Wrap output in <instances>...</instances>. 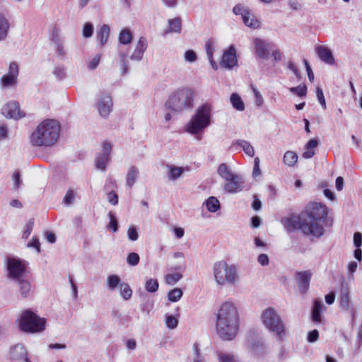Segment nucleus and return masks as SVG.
Listing matches in <instances>:
<instances>
[{
  "instance_id": "f257e3e1",
  "label": "nucleus",
  "mask_w": 362,
  "mask_h": 362,
  "mask_svg": "<svg viewBox=\"0 0 362 362\" xmlns=\"http://www.w3.org/2000/svg\"><path fill=\"white\" fill-rule=\"evenodd\" d=\"M328 214L329 208L325 204L312 202L307 204L305 209L298 215L291 214L281 222L289 233L300 230L305 235L320 238L325 233L324 225L331 227L333 224V219Z\"/></svg>"
},
{
  "instance_id": "f03ea898",
  "label": "nucleus",
  "mask_w": 362,
  "mask_h": 362,
  "mask_svg": "<svg viewBox=\"0 0 362 362\" xmlns=\"http://www.w3.org/2000/svg\"><path fill=\"white\" fill-rule=\"evenodd\" d=\"M240 327V317L237 308L232 302L223 303L218 310L216 329L218 337L224 341L235 339Z\"/></svg>"
},
{
  "instance_id": "7ed1b4c3",
  "label": "nucleus",
  "mask_w": 362,
  "mask_h": 362,
  "mask_svg": "<svg viewBox=\"0 0 362 362\" xmlns=\"http://www.w3.org/2000/svg\"><path fill=\"white\" fill-rule=\"evenodd\" d=\"M28 263L17 257L8 256L6 259V267L8 278L18 288L20 295L27 298L30 295L31 284L27 279Z\"/></svg>"
},
{
  "instance_id": "20e7f679",
  "label": "nucleus",
  "mask_w": 362,
  "mask_h": 362,
  "mask_svg": "<svg viewBox=\"0 0 362 362\" xmlns=\"http://www.w3.org/2000/svg\"><path fill=\"white\" fill-rule=\"evenodd\" d=\"M60 123L54 119H47L37 125L30 136V144L33 146H51L59 136Z\"/></svg>"
},
{
  "instance_id": "39448f33",
  "label": "nucleus",
  "mask_w": 362,
  "mask_h": 362,
  "mask_svg": "<svg viewBox=\"0 0 362 362\" xmlns=\"http://www.w3.org/2000/svg\"><path fill=\"white\" fill-rule=\"evenodd\" d=\"M211 111L212 106L209 103H206L200 105L186 124L185 132L192 135L202 134L212 123Z\"/></svg>"
},
{
  "instance_id": "423d86ee",
  "label": "nucleus",
  "mask_w": 362,
  "mask_h": 362,
  "mask_svg": "<svg viewBox=\"0 0 362 362\" xmlns=\"http://www.w3.org/2000/svg\"><path fill=\"white\" fill-rule=\"evenodd\" d=\"M245 347L250 356L257 361L264 360L269 354L265 339L255 329H250L245 337Z\"/></svg>"
},
{
  "instance_id": "0eeeda50",
  "label": "nucleus",
  "mask_w": 362,
  "mask_h": 362,
  "mask_svg": "<svg viewBox=\"0 0 362 362\" xmlns=\"http://www.w3.org/2000/svg\"><path fill=\"white\" fill-rule=\"evenodd\" d=\"M194 93L191 88L179 89L171 95L165 103V107L173 112H180L193 107Z\"/></svg>"
},
{
  "instance_id": "6e6552de",
  "label": "nucleus",
  "mask_w": 362,
  "mask_h": 362,
  "mask_svg": "<svg viewBox=\"0 0 362 362\" xmlns=\"http://www.w3.org/2000/svg\"><path fill=\"white\" fill-rule=\"evenodd\" d=\"M214 279L220 286H234L238 280L237 268L234 264L228 265L226 261H218L214 264Z\"/></svg>"
},
{
  "instance_id": "1a4fd4ad",
  "label": "nucleus",
  "mask_w": 362,
  "mask_h": 362,
  "mask_svg": "<svg viewBox=\"0 0 362 362\" xmlns=\"http://www.w3.org/2000/svg\"><path fill=\"white\" fill-rule=\"evenodd\" d=\"M261 318L266 328L275 334L278 340L283 341L286 336L285 326L275 309L272 307L267 308L262 313Z\"/></svg>"
},
{
  "instance_id": "9d476101",
  "label": "nucleus",
  "mask_w": 362,
  "mask_h": 362,
  "mask_svg": "<svg viewBox=\"0 0 362 362\" xmlns=\"http://www.w3.org/2000/svg\"><path fill=\"white\" fill-rule=\"evenodd\" d=\"M46 319L39 317L31 309L25 310L21 315L18 328L26 333L41 332L45 329Z\"/></svg>"
},
{
  "instance_id": "9b49d317",
  "label": "nucleus",
  "mask_w": 362,
  "mask_h": 362,
  "mask_svg": "<svg viewBox=\"0 0 362 362\" xmlns=\"http://www.w3.org/2000/svg\"><path fill=\"white\" fill-rule=\"evenodd\" d=\"M95 105L100 115L103 118H107L113 109L112 97L106 91H100L98 94V101Z\"/></svg>"
},
{
  "instance_id": "f8f14e48",
  "label": "nucleus",
  "mask_w": 362,
  "mask_h": 362,
  "mask_svg": "<svg viewBox=\"0 0 362 362\" xmlns=\"http://www.w3.org/2000/svg\"><path fill=\"white\" fill-rule=\"evenodd\" d=\"M326 310V306L320 298H314L313 300L311 310H310V320L315 324H325V320L322 314L323 311Z\"/></svg>"
},
{
  "instance_id": "ddd939ff",
  "label": "nucleus",
  "mask_w": 362,
  "mask_h": 362,
  "mask_svg": "<svg viewBox=\"0 0 362 362\" xmlns=\"http://www.w3.org/2000/svg\"><path fill=\"white\" fill-rule=\"evenodd\" d=\"M220 65L228 69H232L238 65L237 52L234 45H230L223 50Z\"/></svg>"
},
{
  "instance_id": "4468645a",
  "label": "nucleus",
  "mask_w": 362,
  "mask_h": 362,
  "mask_svg": "<svg viewBox=\"0 0 362 362\" xmlns=\"http://www.w3.org/2000/svg\"><path fill=\"white\" fill-rule=\"evenodd\" d=\"M8 358L12 362H31L25 346L21 343L11 346Z\"/></svg>"
},
{
  "instance_id": "2eb2a0df",
  "label": "nucleus",
  "mask_w": 362,
  "mask_h": 362,
  "mask_svg": "<svg viewBox=\"0 0 362 362\" xmlns=\"http://www.w3.org/2000/svg\"><path fill=\"white\" fill-rule=\"evenodd\" d=\"M312 272L310 270L296 272L295 279L299 293L305 295L310 288V283L312 278Z\"/></svg>"
},
{
  "instance_id": "dca6fc26",
  "label": "nucleus",
  "mask_w": 362,
  "mask_h": 362,
  "mask_svg": "<svg viewBox=\"0 0 362 362\" xmlns=\"http://www.w3.org/2000/svg\"><path fill=\"white\" fill-rule=\"evenodd\" d=\"M1 113L10 119H19L25 117V113L21 110L18 102L16 100L10 101L4 106Z\"/></svg>"
},
{
  "instance_id": "f3484780",
  "label": "nucleus",
  "mask_w": 362,
  "mask_h": 362,
  "mask_svg": "<svg viewBox=\"0 0 362 362\" xmlns=\"http://www.w3.org/2000/svg\"><path fill=\"white\" fill-rule=\"evenodd\" d=\"M19 73L18 66L16 62H11L9 65L8 73L1 76V85L4 88H9L17 83V78Z\"/></svg>"
},
{
  "instance_id": "a211bd4d",
  "label": "nucleus",
  "mask_w": 362,
  "mask_h": 362,
  "mask_svg": "<svg viewBox=\"0 0 362 362\" xmlns=\"http://www.w3.org/2000/svg\"><path fill=\"white\" fill-rule=\"evenodd\" d=\"M111 150V144L108 141H104L103 143V153L99 154L95 160V166L98 169L103 171L106 170V163L110 159Z\"/></svg>"
},
{
  "instance_id": "6ab92c4d",
  "label": "nucleus",
  "mask_w": 362,
  "mask_h": 362,
  "mask_svg": "<svg viewBox=\"0 0 362 362\" xmlns=\"http://www.w3.org/2000/svg\"><path fill=\"white\" fill-rule=\"evenodd\" d=\"M349 287L344 279H342L340 286V307L345 310L350 309L351 298Z\"/></svg>"
},
{
  "instance_id": "aec40b11",
  "label": "nucleus",
  "mask_w": 362,
  "mask_h": 362,
  "mask_svg": "<svg viewBox=\"0 0 362 362\" xmlns=\"http://www.w3.org/2000/svg\"><path fill=\"white\" fill-rule=\"evenodd\" d=\"M315 52L323 62L333 65L335 63L334 57L332 51L325 45H317L315 47Z\"/></svg>"
},
{
  "instance_id": "412c9836",
  "label": "nucleus",
  "mask_w": 362,
  "mask_h": 362,
  "mask_svg": "<svg viewBox=\"0 0 362 362\" xmlns=\"http://www.w3.org/2000/svg\"><path fill=\"white\" fill-rule=\"evenodd\" d=\"M255 49L257 56L262 59H267L269 56V44L262 39L255 40Z\"/></svg>"
},
{
  "instance_id": "4be33fe9",
  "label": "nucleus",
  "mask_w": 362,
  "mask_h": 362,
  "mask_svg": "<svg viewBox=\"0 0 362 362\" xmlns=\"http://www.w3.org/2000/svg\"><path fill=\"white\" fill-rule=\"evenodd\" d=\"M243 178L238 175V178H231L224 185V190L228 193H237L243 189Z\"/></svg>"
},
{
  "instance_id": "5701e85b",
  "label": "nucleus",
  "mask_w": 362,
  "mask_h": 362,
  "mask_svg": "<svg viewBox=\"0 0 362 362\" xmlns=\"http://www.w3.org/2000/svg\"><path fill=\"white\" fill-rule=\"evenodd\" d=\"M147 47L148 43L146 37H140L133 54L130 56V59L132 60L141 61Z\"/></svg>"
},
{
  "instance_id": "b1692460",
  "label": "nucleus",
  "mask_w": 362,
  "mask_h": 362,
  "mask_svg": "<svg viewBox=\"0 0 362 362\" xmlns=\"http://www.w3.org/2000/svg\"><path fill=\"white\" fill-rule=\"evenodd\" d=\"M320 144V140L319 138L315 137L310 139L305 146L306 151L303 153L302 156L305 159L313 157L315 153L314 148L317 147Z\"/></svg>"
},
{
  "instance_id": "393cba45",
  "label": "nucleus",
  "mask_w": 362,
  "mask_h": 362,
  "mask_svg": "<svg viewBox=\"0 0 362 362\" xmlns=\"http://www.w3.org/2000/svg\"><path fill=\"white\" fill-rule=\"evenodd\" d=\"M139 297L141 301L140 304L141 311L149 314L153 307V301L151 300V296L145 292H141Z\"/></svg>"
},
{
  "instance_id": "a878e982",
  "label": "nucleus",
  "mask_w": 362,
  "mask_h": 362,
  "mask_svg": "<svg viewBox=\"0 0 362 362\" xmlns=\"http://www.w3.org/2000/svg\"><path fill=\"white\" fill-rule=\"evenodd\" d=\"M252 13L250 10L244 9L242 13V20L243 21V23L249 28L254 29L258 28L260 25L259 21L255 18L250 19Z\"/></svg>"
},
{
  "instance_id": "bb28decb",
  "label": "nucleus",
  "mask_w": 362,
  "mask_h": 362,
  "mask_svg": "<svg viewBox=\"0 0 362 362\" xmlns=\"http://www.w3.org/2000/svg\"><path fill=\"white\" fill-rule=\"evenodd\" d=\"M217 173L220 177L226 181L231 178H238V175L231 172L230 168L224 163L219 165Z\"/></svg>"
},
{
  "instance_id": "cd10ccee",
  "label": "nucleus",
  "mask_w": 362,
  "mask_h": 362,
  "mask_svg": "<svg viewBox=\"0 0 362 362\" xmlns=\"http://www.w3.org/2000/svg\"><path fill=\"white\" fill-rule=\"evenodd\" d=\"M168 29L164 33V35L168 33H180L182 31V19L180 17H175L168 21Z\"/></svg>"
},
{
  "instance_id": "c85d7f7f",
  "label": "nucleus",
  "mask_w": 362,
  "mask_h": 362,
  "mask_svg": "<svg viewBox=\"0 0 362 362\" xmlns=\"http://www.w3.org/2000/svg\"><path fill=\"white\" fill-rule=\"evenodd\" d=\"M235 145L240 146L248 156L253 157L255 156V149L250 142L243 139H238L232 143L230 148H233Z\"/></svg>"
},
{
  "instance_id": "c756f323",
  "label": "nucleus",
  "mask_w": 362,
  "mask_h": 362,
  "mask_svg": "<svg viewBox=\"0 0 362 362\" xmlns=\"http://www.w3.org/2000/svg\"><path fill=\"white\" fill-rule=\"evenodd\" d=\"M139 169L136 166L132 165L129 168L126 176V182L128 187H132L139 177Z\"/></svg>"
},
{
  "instance_id": "7c9ffc66",
  "label": "nucleus",
  "mask_w": 362,
  "mask_h": 362,
  "mask_svg": "<svg viewBox=\"0 0 362 362\" xmlns=\"http://www.w3.org/2000/svg\"><path fill=\"white\" fill-rule=\"evenodd\" d=\"M10 23L4 14L0 13V41L4 40L8 35Z\"/></svg>"
},
{
  "instance_id": "2f4dec72",
  "label": "nucleus",
  "mask_w": 362,
  "mask_h": 362,
  "mask_svg": "<svg viewBox=\"0 0 362 362\" xmlns=\"http://www.w3.org/2000/svg\"><path fill=\"white\" fill-rule=\"evenodd\" d=\"M133 34L128 28H123L120 30L118 36V41L121 45H127L133 40Z\"/></svg>"
},
{
  "instance_id": "473e14b6",
  "label": "nucleus",
  "mask_w": 362,
  "mask_h": 362,
  "mask_svg": "<svg viewBox=\"0 0 362 362\" xmlns=\"http://www.w3.org/2000/svg\"><path fill=\"white\" fill-rule=\"evenodd\" d=\"M230 101L233 107L236 110L243 111L245 110V103L238 93H233L230 95Z\"/></svg>"
},
{
  "instance_id": "72a5a7b5",
  "label": "nucleus",
  "mask_w": 362,
  "mask_h": 362,
  "mask_svg": "<svg viewBox=\"0 0 362 362\" xmlns=\"http://www.w3.org/2000/svg\"><path fill=\"white\" fill-rule=\"evenodd\" d=\"M123 283L121 281L120 277L117 274H110L107 278V286L111 291L119 288Z\"/></svg>"
},
{
  "instance_id": "f704fd0d",
  "label": "nucleus",
  "mask_w": 362,
  "mask_h": 362,
  "mask_svg": "<svg viewBox=\"0 0 362 362\" xmlns=\"http://www.w3.org/2000/svg\"><path fill=\"white\" fill-rule=\"evenodd\" d=\"M110 35V26L107 24H103L99 30L97 32V38L100 40L101 46H103L107 42Z\"/></svg>"
},
{
  "instance_id": "c9c22d12",
  "label": "nucleus",
  "mask_w": 362,
  "mask_h": 362,
  "mask_svg": "<svg viewBox=\"0 0 362 362\" xmlns=\"http://www.w3.org/2000/svg\"><path fill=\"white\" fill-rule=\"evenodd\" d=\"M206 209L211 213H215L221 209V204L218 199L211 196L205 200Z\"/></svg>"
},
{
  "instance_id": "e433bc0d",
  "label": "nucleus",
  "mask_w": 362,
  "mask_h": 362,
  "mask_svg": "<svg viewBox=\"0 0 362 362\" xmlns=\"http://www.w3.org/2000/svg\"><path fill=\"white\" fill-rule=\"evenodd\" d=\"M173 256L175 258H182V262L171 267L170 270L176 272L182 273L186 269V264H185V261L184 260V259H185L184 253L182 252H175L173 253Z\"/></svg>"
},
{
  "instance_id": "4c0bfd02",
  "label": "nucleus",
  "mask_w": 362,
  "mask_h": 362,
  "mask_svg": "<svg viewBox=\"0 0 362 362\" xmlns=\"http://www.w3.org/2000/svg\"><path fill=\"white\" fill-rule=\"evenodd\" d=\"M168 177L170 180H175L178 179L184 172V168L175 165H168Z\"/></svg>"
},
{
  "instance_id": "58836bf2",
  "label": "nucleus",
  "mask_w": 362,
  "mask_h": 362,
  "mask_svg": "<svg viewBox=\"0 0 362 362\" xmlns=\"http://www.w3.org/2000/svg\"><path fill=\"white\" fill-rule=\"evenodd\" d=\"M283 160L285 165L292 167L297 163L298 156L295 152L288 151L285 153Z\"/></svg>"
},
{
  "instance_id": "ea45409f",
  "label": "nucleus",
  "mask_w": 362,
  "mask_h": 362,
  "mask_svg": "<svg viewBox=\"0 0 362 362\" xmlns=\"http://www.w3.org/2000/svg\"><path fill=\"white\" fill-rule=\"evenodd\" d=\"M183 296V291L180 288H174L168 293V299L169 301L177 302Z\"/></svg>"
},
{
  "instance_id": "a19ab883",
  "label": "nucleus",
  "mask_w": 362,
  "mask_h": 362,
  "mask_svg": "<svg viewBox=\"0 0 362 362\" xmlns=\"http://www.w3.org/2000/svg\"><path fill=\"white\" fill-rule=\"evenodd\" d=\"M107 216L110 221L107 225V228L108 230H111L113 233H116L119 229V223L117 219V217L115 216V214L111 211L108 212Z\"/></svg>"
},
{
  "instance_id": "79ce46f5",
  "label": "nucleus",
  "mask_w": 362,
  "mask_h": 362,
  "mask_svg": "<svg viewBox=\"0 0 362 362\" xmlns=\"http://www.w3.org/2000/svg\"><path fill=\"white\" fill-rule=\"evenodd\" d=\"M159 288L158 279L150 278L146 280L145 284V289L147 292L153 293H156Z\"/></svg>"
},
{
  "instance_id": "37998d69",
  "label": "nucleus",
  "mask_w": 362,
  "mask_h": 362,
  "mask_svg": "<svg viewBox=\"0 0 362 362\" xmlns=\"http://www.w3.org/2000/svg\"><path fill=\"white\" fill-rule=\"evenodd\" d=\"M307 86L305 83H303L298 86L289 88V91L299 98H304L307 95Z\"/></svg>"
},
{
  "instance_id": "c03bdc74",
  "label": "nucleus",
  "mask_w": 362,
  "mask_h": 362,
  "mask_svg": "<svg viewBox=\"0 0 362 362\" xmlns=\"http://www.w3.org/2000/svg\"><path fill=\"white\" fill-rule=\"evenodd\" d=\"M119 65L122 67V75H125L129 72V62L127 60V54L124 52H119Z\"/></svg>"
},
{
  "instance_id": "a18cd8bd",
  "label": "nucleus",
  "mask_w": 362,
  "mask_h": 362,
  "mask_svg": "<svg viewBox=\"0 0 362 362\" xmlns=\"http://www.w3.org/2000/svg\"><path fill=\"white\" fill-rule=\"evenodd\" d=\"M183 277V275L180 272H176L174 274H168L165 276V279L166 283L168 285H174L177 281H179Z\"/></svg>"
},
{
  "instance_id": "49530a36",
  "label": "nucleus",
  "mask_w": 362,
  "mask_h": 362,
  "mask_svg": "<svg viewBox=\"0 0 362 362\" xmlns=\"http://www.w3.org/2000/svg\"><path fill=\"white\" fill-rule=\"evenodd\" d=\"M120 295L124 300H129L132 296V290L127 283H123L122 286L119 288Z\"/></svg>"
},
{
  "instance_id": "de8ad7c7",
  "label": "nucleus",
  "mask_w": 362,
  "mask_h": 362,
  "mask_svg": "<svg viewBox=\"0 0 362 362\" xmlns=\"http://www.w3.org/2000/svg\"><path fill=\"white\" fill-rule=\"evenodd\" d=\"M218 362H236L235 356L232 354H228L223 351L217 352Z\"/></svg>"
},
{
  "instance_id": "09e8293b",
  "label": "nucleus",
  "mask_w": 362,
  "mask_h": 362,
  "mask_svg": "<svg viewBox=\"0 0 362 362\" xmlns=\"http://www.w3.org/2000/svg\"><path fill=\"white\" fill-rule=\"evenodd\" d=\"M127 263L132 267L136 266L140 261V257L138 253L132 252L127 256Z\"/></svg>"
},
{
  "instance_id": "8fccbe9b",
  "label": "nucleus",
  "mask_w": 362,
  "mask_h": 362,
  "mask_svg": "<svg viewBox=\"0 0 362 362\" xmlns=\"http://www.w3.org/2000/svg\"><path fill=\"white\" fill-rule=\"evenodd\" d=\"M178 325L177 318L173 315H165V325L170 329H175Z\"/></svg>"
},
{
  "instance_id": "3c124183",
  "label": "nucleus",
  "mask_w": 362,
  "mask_h": 362,
  "mask_svg": "<svg viewBox=\"0 0 362 362\" xmlns=\"http://www.w3.org/2000/svg\"><path fill=\"white\" fill-rule=\"evenodd\" d=\"M94 27L92 23L86 22L83 24L82 35L84 38H89L93 34Z\"/></svg>"
},
{
  "instance_id": "603ef678",
  "label": "nucleus",
  "mask_w": 362,
  "mask_h": 362,
  "mask_svg": "<svg viewBox=\"0 0 362 362\" xmlns=\"http://www.w3.org/2000/svg\"><path fill=\"white\" fill-rule=\"evenodd\" d=\"M138 227L131 225L127 230V237L130 241H136L139 238Z\"/></svg>"
},
{
  "instance_id": "864d4df0",
  "label": "nucleus",
  "mask_w": 362,
  "mask_h": 362,
  "mask_svg": "<svg viewBox=\"0 0 362 362\" xmlns=\"http://www.w3.org/2000/svg\"><path fill=\"white\" fill-rule=\"evenodd\" d=\"M12 180L13 182V189L15 190H18L19 189L21 185H22V183H23V181L21 179V174L18 170H16L13 172V175H12Z\"/></svg>"
},
{
  "instance_id": "5fc2aeb1",
  "label": "nucleus",
  "mask_w": 362,
  "mask_h": 362,
  "mask_svg": "<svg viewBox=\"0 0 362 362\" xmlns=\"http://www.w3.org/2000/svg\"><path fill=\"white\" fill-rule=\"evenodd\" d=\"M316 96L319 103L321 105L322 108L325 110L327 107L326 101L323 94L322 89L320 86H317L316 88Z\"/></svg>"
},
{
  "instance_id": "6e6d98bb",
  "label": "nucleus",
  "mask_w": 362,
  "mask_h": 362,
  "mask_svg": "<svg viewBox=\"0 0 362 362\" xmlns=\"http://www.w3.org/2000/svg\"><path fill=\"white\" fill-rule=\"evenodd\" d=\"M319 339V332L317 329H314L308 332L307 340L310 343H314Z\"/></svg>"
},
{
  "instance_id": "4d7b16f0",
  "label": "nucleus",
  "mask_w": 362,
  "mask_h": 362,
  "mask_svg": "<svg viewBox=\"0 0 362 362\" xmlns=\"http://www.w3.org/2000/svg\"><path fill=\"white\" fill-rule=\"evenodd\" d=\"M33 226H34V220L30 219L28 222V223L26 224V226L25 227V229H24V231H23V235H22V238L23 239H27L29 237V235H30V233L32 232Z\"/></svg>"
},
{
  "instance_id": "13d9d810",
  "label": "nucleus",
  "mask_w": 362,
  "mask_h": 362,
  "mask_svg": "<svg viewBox=\"0 0 362 362\" xmlns=\"http://www.w3.org/2000/svg\"><path fill=\"white\" fill-rule=\"evenodd\" d=\"M74 198L75 194L74 191L71 189H69L63 199V202L66 205H69L74 202Z\"/></svg>"
},
{
  "instance_id": "bf43d9fd",
  "label": "nucleus",
  "mask_w": 362,
  "mask_h": 362,
  "mask_svg": "<svg viewBox=\"0 0 362 362\" xmlns=\"http://www.w3.org/2000/svg\"><path fill=\"white\" fill-rule=\"evenodd\" d=\"M185 59L188 62H194L197 59V53L192 49H188L185 52Z\"/></svg>"
},
{
  "instance_id": "052dcab7",
  "label": "nucleus",
  "mask_w": 362,
  "mask_h": 362,
  "mask_svg": "<svg viewBox=\"0 0 362 362\" xmlns=\"http://www.w3.org/2000/svg\"><path fill=\"white\" fill-rule=\"evenodd\" d=\"M206 52L208 58H211L213 57V53L214 51V41L211 39L208 40L205 45Z\"/></svg>"
},
{
  "instance_id": "680f3d73",
  "label": "nucleus",
  "mask_w": 362,
  "mask_h": 362,
  "mask_svg": "<svg viewBox=\"0 0 362 362\" xmlns=\"http://www.w3.org/2000/svg\"><path fill=\"white\" fill-rule=\"evenodd\" d=\"M107 200L112 205H117L119 202V197L117 194L112 190L107 193Z\"/></svg>"
},
{
  "instance_id": "e2e57ef3",
  "label": "nucleus",
  "mask_w": 362,
  "mask_h": 362,
  "mask_svg": "<svg viewBox=\"0 0 362 362\" xmlns=\"http://www.w3.org/2000/svg\"><path fill=\"white\" fill-rule=\"evenodd\" d=\"M28 247L35 248L37 252H40V243L38 238L33 237L32 239L28 243Z\"/></svg>"
},
{
  "instance_id": "0e129e2a",
  "label": "nucleus",
  "mask_w": 362,
  "mask_h": 362,
  "mask_svg": "<svg viewBox=\"0 0 362 362\" xmlns=\"http://www.w3.org/2000/svg\"><path fill=\"white\" fill-rule=\"evenodd\" d=\"M252 89L254 93V95L255 98V104L257 106H261L264 102L263 98L260 94L259 91L253 86H252Z\"/></svg>"
},
{
  "instance_id": "69168bd1",
  "label": "nucleus",
  "mask_w": 362,
  "mask_h": 362,
  "mask_svg": "<svg viewBox=\"0 0 362 362\" xmlns=\"http://www.w3.org/2000/svg\"><path fill=\"white\" fill-rule=\"evenodd\" d=\"M354 245L356 248H361L362 246V233L355 232L354 234Z\"/></svg>"
},
{
  "instance_id": "338daca9",
  "label": "nucleus",
  "mask_w": 362,
  "mask_h": 362,
  "mask_svg": "<svg viewBox=\"0 0 362 362\" xmlns=\"http://www.w3.org/2000/svg\"><path fill=\"white\" fill-rule=\"evenodd\" d=\"M100 57H101V55L98 54H96L92 59V60L90 62V63L88 66V67L90 70H94L98 67V66L100 63Z\"/></svg>"
},
{
  "instance_id": "774afa93",
  "label": "nucleus",
  "mask_w": 362,
  "mask_h": 362,
  "mask_svg": "<svg viewBox=\"0 0 362 362\" xmlns=\"http://www.w3.org/2000/svg\"><path fill=\"white\" fill-rule=\"evenodd\" d=\"M54 75L59 80L63 79L66 76L64 67H57L53 72Z\"/></svg>"
}]
</instances>
